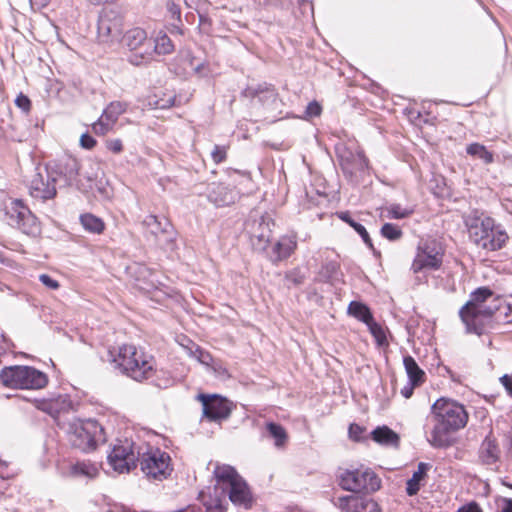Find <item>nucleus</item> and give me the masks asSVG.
I'll return each instance as SVG.
<instances>
[{
	"instance_id": "1",
	"label": "nucleus",
	"mask_w": 512,
	"mask_h": 512,
	"mask_svg": "<svg viewBox=\"0 0 512 512\" xmlns=\"http://www.w3.org/2000/svg\"><path fill=\"white\" fill-rule=\"evenodd\" d=\"M431 416L435 424L428 441L435 448L451 446L450 434L464 428L469 417L462 404L448 398H440L434 402Z\"/></svg>"
},
{
	"instance_id": "2",
	"label": "nucleus",
	"mask_w": 512,
	"mask_h": 512,
	"mask_svg": "<svg viewBox=\"0 0 512 512\" xmlns=\"http://www.w3.org/2000/svg\"><path fill=\"white\" fill-rule=\"evenodd\" d=\"M108 361L120 373L137 382L153 379L158 373L154 357L132 344L109 349Z\"/></svg>"
},
{
	"instance_id": "3",
	"label": "nucleus",
	"mask_w": 512,
	"mask_h": 512,
	"mask_svg": "<svg viewBox=\"0 0 512 512\" xmlns=\"http://www.w3.org/2000/svg\"><path fill=\"white\" fill-rule=\"evenodd\" d=\"M470 240L478 247L486 251L502 249L509 239L505 229L489 216H484L477 210L464 218Z\"/></svg>"
},
{
	"instance_id": "4",
	"label": "nucleus",
	"mask_w": 512,
	"mask_h": 512,
	"mask_svg": "<svg viewBox=\"0 0 512 512\" xmlns=\"http://www.w3.org/2000/svg\"><path fill=\"white\" fill-rule=\"evenodd\" d=\"M68 439L70 444L83 452L96 448L98 443L105 442L104 429L96 420H75L69 424Z\"/></svg>"
},
{
	"instance_id": "5",
	"label": "nucleus",
	"mask_w": 512,
	"mask_h": 512,
	"mask_svg": "<svg viewBox=\"0 0 512 512\" xmlns=\"http://www.w3.org/2000/svg\"><path fill=\"white\" fill-rule=\"evenodd\" d=\"M2 384L16 389H41L48 383L45 373L30 366H9L0 371Z\"/></svg>"
},
{
	"instance_id": "6",
	"label": "nucleus",
	"mask_w": 512,
	"mask_h": 512,
	"mask_svg": "<svg viewBox=\"0 0 512 512\" xmlns=\"http://www.w3.org/2000/svg\"><path fill=\"white\" fill-rule=\"evenodd\" d=\"M339 485L354 493H374L381 488V479L370 468L345 470L340 475Z\"/></svg>"
},
{
	"instance_id": "7",
	"label": "nucleus",
	"mask_w": 512,
	"mask_h": 512,
	"mask_svg": "<svg viewBox=\"0 0 512 512\" xmlns=\"http://www.w3.org/2000/svg\"><path fill=\"white\" fill-rule=\"evenodd\" d=\"M273 219L268 215L252 213L245 221L244 228L254 251H266L272 235Z\"/></svg>"
},
{
	"instance_id": "8",
	"label": "nucleus",
	"mask_w": 512,
	"mask_h": 512,
	"mask_svg": "<svg viewBox=\"0 0 512 512\" xmlns=\"http://www.w3.org/2000/svg\"><path fill=\"white\" fill-rule=\"evenodd\" d=\"M45 169L49 171V178L59 188L76 187L77 179L80 176V163L75 157L63 156L58 160L47 163Z\"/></svg>"
},
{
	"instance_id": "9",
	"label": "nucleus",
	"mask_w": 512,
	"mask_h": 512,
	"mask_svg": "<svg viewBox=\"0 0 512 512\" xmlns=\"http://www.w3.org/2000/svg\"><path fill=\"white\" fill-rule=\"evenodd\" d=\"M170 460L168 453L160 449L147 448L146 451H140L138 462L147 478L162 481L172 471Z\"/></svg>"
},
{
	"instance_id": "10",
	"label": "nucleus",
	"mask_w": 512,
	"mask_h": 512,
	"mask_svg": "<svg viewBox=\"0 0 512 512\" xmlns=\"http://www.w3.org/2000/svg\"><path fill=\"white\" fill-rule=\"evenodd\" d=\"M140 456V449L135 451L134 443L125 439L118 441L108 454V463L118 473H128L136 468Z\"/></svg>"
},
{
	"instance_id": "11",
	"label": "nucleus",
	"mask_w": 512,
	"mask_h": 512,
	"mask_svg": "<svg viewBox=\"0 0 512 512\" xmlns=\"http://www.w3.org/2000/svg\"><path fill=\"white\" fill-rule=\"evenodd\" d=\"M9 224L17 227L27 235H36L39 232V225L35 215L26 207L21 200H14L6 212Z\"/></svg>"
},
{
	"instance_id": "12",
	"label": "nucleus",
	"mask_w": 512,
	"mask_h": 512,
	"mask_svg": "<svg viewBox=\"0 0 512 512\" xmlns=\"http://www.w3.org/2000/svg\"><path fill=\"white\" fill-rule=\"evenodd\" d=\"M196 399L202 404L203 417L210 421L227 419L233 409V403L218 394L200 393Z\"/></svg>"
},
{
	"instance_id": "13",
	"label": "nucleus",
	"mask_w": 512,
	"mask_h": 512,
	"mask_svg": "<svg viewBox=\"0 0 512 512\" xmlns=\"http://www.w3.org/2000/svg\"><path fill=\"white\" fill-rule=\"evenodd\" d=\"M125 45L131 51L128 61L134 66L147 64L146 50L150 44L147 33L140 27L128 30L123 37Z\"/></svg>"
},
{
	"instance_id": "14",
	"label": "nucleus",
	"mask_w": 512,
	"mask_h": 512,
	"mask_svg": "<svg viewBox=\"0 0 512 512\" xmlns=\"http://www.w3.org/2000/svg\"><path fill=\"white\" fill-rule=\"evenodd\" d=\"M340 168L347 179L353 181L359 172L368 168V159L362 151L344 150L338 155Z\"/></svg>"
},
{
	"instance_id": "15",
	"label": "nucleus",
	"mask_w": 512,
	"mask_h": 512,
	"mask_svg": "<svg viewBox=\"0 0 512 512\" xmlns=\"http://www.w3.org/2000/svg\"><path fill=\"white\" fill-rule=\"evenodd\" d=\"M121 32V20L113 12H104L99 16L97 33L100 42H113Z\"/></svg>"
},
{
	"instance_id": "16",
	"label": "nucleus",
	"mask_w": 512,
	"mask_h": 512,
	"mask_svg": "<svg viewBox=\"0 0 512 512\" xmlns=\"http://www.w3.org/2000/svg\"><path fill=\"white\" fill-rule=\"evenodd\" d=\"M46 177L41 172H37L30 182L29 193L33 198L43 201L53 199L57 194V186L49 178V171L45 169Z\"/></svg>"
},
{
	"instance_id": "17",
	"label": "nucleus",
	"mask_w": 512,
	"mask_h": 512,
	"mask_svg": "<svg viewBox=\"0 0 512 512\" xmlns=\"http://www.w3.org/2000/svg\"><path fill=\"white\" fill-rule=\"evenodd\" d=\"M443 253L435 247L427 245L421 253L417 255L412 263V269L415 273L423 269L436 270L442 264Z\"/></svg>"
},
{
	"instance_id": "18",
	"label": "nucleus",
	"mask_w": 512,
	"mask_h": 512,
	"mask_svg": "<svg viewBox=\"0 0 512 512\" xmlns=\"http://www.w3.org/2000/svg\"><path fill=\"white\" fill-rule=\"evenodd\" d=\"M208 200L217 207L234 204L238 199V192L222 183H213L208 187Z\"/></svg>"
},
{
	"instance_id": "19",
	"label": "nucleus",
	"mask_w": 512,
	"mask_h": 512,
	"mask_svg": "<svg viewBox=\"0 0 512 512\" xmlns=\"http://www.w3.org/2000/svg\"><path fill=\"white\" fill-rule=\"evenodd\" d=\"M143 225L154 236L158 237L162 235L167 243H173L175 233L170 221L167 218H159L156 215H148L143 220Z\"/></svg>"
},
{
	"instance_id": "20",
	"label": "nucleus",
	"mask_w": 512,
	"mask_h": 512,
	"mask_svg": "<svg viewBox=\"0 0 512 512\" xmlns=\"http://www.w3.org/2000/svg\"><path fill=\"white\" fill-rule=\"evenodd\" d=\"M501 450L495 438L489 434L482 441L479 449V459L483 465L489 466L492 469L500 460Z\"/></svg>"
},
{
	"instance_id": "21",
	"label": "nucleus",
	"mask_w": 512,
	"mask_h": 512,
	"mask_svg": "<svg viewBox=\"0 0 512 512\" xmlns=\"http://www.w3.org/2000/svg\"><path fill=\"white\" fill-rule=\"evenodd\" d=\"M229 499L235 505L243 506L245 509L251 508L252 496L246 481L242 477L236 479L230 485Z\"/></svg>"
},
{
	"instance_id": "22",
	"label": "nucleus",
	"mask_w": 512,
	"mask_h": 512,
	"mask_svg": "<svg viewBox=\"0 0 512 512\" xmlns=\"http://www.w3.org/2000/svg\"><path fill=\"white\" fill-rule=\"evenodd\" d=\"M175 47L170 37L163 32L155 37L154 40L150 39V44L146 50V60L149 63L153 59L154 54L167 55L174 51Z\"/></svg>"
},
{
	"instance_id": "23",
	"label": "nucleus",
	"mask_w": 512,
	"mask_h": 512,
	"mask_svg": "<svg viewBox=\"0 0 512 512\" xmlns=\"http://www.w3.org/2000/svg\"><path fill=\"white\" fill-rule=\"evenodd\" d=\"M472 303H466L459 311V316L466 327L467 333H474L478 336H481L484 333V325L479 320L481 312L478 311H469L467 308L471 306Z\"/></svg>"
},
{
	"instance_id": "24",
	"label": "nucleus",
	"mask_w": 512,
	"mask_h": 512,
	"mask_svg": "<svg viewBox=\"0 0 512 512\" xmlns=\"http://www.w3.org/2000/svg\"><path fill=\"white\" fill-rule=\"evenodd\" d=\"M319 277L322 281L333 285L344 282L340 263L337 261L325 262L320 268Z\"/></svg>"
},
{
	"instance_id": "25",
	"label": "nucleus",
	"mask_w": 512,
	"mask_h": 512,
	"mask_svg": "<svg viewBox=\"0 0 512 512\" xmlns=\"http://www.w3.org/2000/svg\"><path fill=\"white\" fill-rule=\"evenodd\" d=\"M371 438L376 443L386 446L398 447L400 443L399 435L388 426H378L371 432Z\"/></svg>"
},
{
	"instance_id": "26",
	"label": "nucleus",
	"mask_w": 512,
	"mask_h": 512,
	"mask_svg": "<svg viewBox=\"0 0 512 512\" xmlns=\"http://www.w3.org/2000/svg\"><path fill=\"white\" fill-rule=\"evenodd\" d=\"M429 463L420 462L417 466V470L414 471L412 477L407 481L406 493L409 496L416 495L421 487L422 481L427 476V471L430 469Z\"/></svg>"
},
{
	"instance_id": "27",
	"label": "nucleus",
	"mask_w": 512,
	"mask_h": 512,
	"mask_svg": "<svg viewBox=\"0 0 512 512\" xmlns=\"http://www.w3.org/2000/svg\"><path fill=\"white\" fill-rule=\"evenodd\" d=\"M296 241L291 237H283L273 247V262L282 261L288 258L296 248Z\"/></svg>"
},
{
	"instance_id": "28",
	"label": "nucleus",
	"mask_w": 512,
	"mask_h": 512,
	"mask_svg": "<svg viewBox=\"0 0 512 512\" xmlns=\"http://www.w3.org/2000/svg\"><path fill=\"white\" fill-rule=\"evenodd\" d=\"M403 364L408 376V381L420 386L425 381L426 375L425 372L419 367L415 359L410 355H406L403 358Z\"/></svg>"
},
{
	"instance_id": "29",
	"label": "nucleus",
	"mask_w": 512,
	"mask_h": 512,
	"mask_svg": "<svg viewBox=\"0 0 512 512\" xmlns=\"http://www.w3.org/2000/svg\"><path fill=\"white\" fill-rule=\"evenodd\" d=\"M337 215L343 222L347 223L350 227H352L360 235L363 242L375 253V249H374L372 240H371L366 228L362 224L356 222L351 217V215L348 211L339 212Z\"/></svg>"
},
{
	"instance_id": "30",
	"label": "nucleus",
	"mask_w": 512,
	"mask_h": 512,
	"mask_svg": "<svg viewBox=\"0 0 512 512\" xmlns=\"http://www.w3.org/2000/svg\"><path fill=\"white\" fill-rule=\"evenodd\" d=\"M363 500V497L346 495L338 498L336 506L341 512H362Z\"/></svg>"
},
{
	"instance_id": "31",
	"label": "nucleus",
	"mask_w": 512,
	"mask_h": 512,
	"mask_svg": "<svg viewBox=\"0 0 512 512\" xmlns=\"http://www.w3.org/2000/svg\"><path fill=\"white\" fill-rule=\"evenodd\" d=\"M268 436L274 440V445L277 448L285 447L288 441V434L285 428L276 422H268L266 424Z\"/></svg>"
},
{
	"instance_id": "32",
	"label": "nucleus",
	"mask_w": 512,
	"mask_h": 512,
	"mask_svg": "<svg viewBox=\"0 0 512 512\" xmlns=\"http://www.w3.org/2000/svg\"><path fill=\"white\" fill-rule=\"evenodd\" d=\"M214 477L218 483H226L229 486L239 479L241 476L238 474L236 469L230 465H220L217 464L214 469Z\"/></svg>"
},
{
	"instance_id": "33",
	"label": "nucleus",
	"mask_w": 512,
	"mask_h": 512,
	"mask_svg": "<svg viewBox=\"0 0 512 512\" xmlns=\"http://www.w3.org/2000/svg\"><path fill=\"white\" fill-rule=\"evenodd\" d=\"M349 315L355 317L359 321L367 324L373 319V315L369 307L358 301H351L348 306Z\"/></svg>"
},
{
	"instance_id": "34",
	"label": "nucleus",
	"mask_w": 512,
	"mask_h": 512,
	"mask_svg": "<svg viewBox=\"0 0 512 512\" xmlns=\"http://www.w3.org/2000/svg\"><path fill=\"white\" fill-rule=\"evenodd\" d=\"M80 223L86 231L94 234L102 233L105 228L103 220L91 213L81 215Z\"/></svg>"
},
{
	"instance_id": "35",
	"label": "nucleus",
	"mask_w": 512,
	"mask_h": 512,
	"mask_svg": "<svg viewBox=\"0 0 512 512\" xmlns=\"http://www.w3.org/2000/svg\"><path fill=\"white\" fill-rule=\"evenodd\" d=\"M493 295V292L488 287H479L475 291H473L470 295L469 301L467 303H472L469 308V311H478L481 312V308L479 304L484 303L489 297Z\"/></svg>"
},
{
	"instance_id": "36",
	"label": "nucleus",
	"mask_w": 512,
	"mask_h": 512,
	"mask_svg": "<svg viewBox=\"0 0 512 512\" xmlns=\"http://www.w3.org/2000/svg\"><path fill=\"white\" fill-rule=\"evenodd\" d=\"M127 104L120 101L111 102L103 111L102 116L108 121V125H114L118 117L127 109Z\"/></svg>"
},
{
	"instance_id": "37",
	"label": "nucleus",
	"mask_w": 512,
	"mask_h": 512,
	"mask_svg": "<svg viewBox=\"0 0 512 512\" xmlns=\"http://www.w3.org/2000/svg\"><path fill=\"white\" fill-rule=\"evenodd\" d=\"M71 473L74 476H83V477H87L89 479H93L99 474V471H98V468L96 467V465H94L90 462L82 461V462H76L72 466Z\"/></svg>"
},
{
	"instance_id": "38",
	"label": "nucleus",
	"mask_w": 512,
	"mask_h": 512,
	"mask_svg": "<svg viewBox=\"0 0 512 512\" xmlns=\"http://www.w3.org/2000/svg\"><path fill=\"white\" fill-rule=\"evenodd\" d=\"M466 152L473 157L483 160L486 164L493 162V154L482 144L472 143L467 146Z\"/></svg>"
},
{
	"instance_id": "39",
	"label": "nucleus",
	"mask_w": 512,
	"mask_h": 512,
	"mask_svg": "<svg viewBox=\"0 0 512 512\" xmlns=\"http://www.w3.org/2000/svg\"><path fill=\"white\" fill-rule=\"evenodd\" d=\"M389 219H405L414 213V209L410 207H402L400 204L393 203L385 208Z\"/></svg>"
},
{
	"instance_id": "40",
	"label": "nucleus",
	"mask_w": 512,
	"mask_h": 512,
	"mask_svg": "<svg viewBox=\"0 0 512 512\" xmlns=\"http://www.w3.org/2000/svg\"><path fill=\"white\" fill-rule=\"evenodd\" d=\"M97 174L89 171H82L80 167V176L77 179L76 188L81 192L92 190Z\"/></svg>"
},
{
	"instance_id": "41",
	"label": "nucleus",
	"mask_w": 512,
	"mask_h": 512,
	"mask_svg": "<svg viewBox=\"0 0 512 512\" xmlns=\"http://www.w3.org/2000/svg\"><path fill=\"white\" fill-rule=\"evenodd\" d=\"M380 234L389 241H397L402 237L403 232L396 224L385 223L380 229Z\"/></svg>"
},
{
	"instance_id": "42",
	"label": "nucleus",
	"mask_w": 512,
	"mask_h": 512,
	"mask_svg": "<svg viewBox=\"0 0 512 512\" xmlns=\"http://www.w3.org/2000/svg\"><path fill=\"white\" fill-rule=\"evenodd\" d=\"M366 325L368 326L372 336L375 338L378 346H384L388 344L385 331L383 330L382 326L374 320V318Z\"/></svg>"
},
{
	"instance_id": "43",
	"label": "nucleus",
	"mask_w": 512,
	"mask_h": 512,
	"mask_svg": "<svg viewBox=\"0 0 512 512\" xmlns=\"http://www.w3.org/2000/svg\"><path fill=\"white\" fill-rule=\"evenodd\" d=\"M305 276L299 269H293L285 273L284 280L285 286L291 288L292 286H299L303 284Z\"/></svg>"
},
{
	"instance_id": "44",
	"label": "nucleus",
	"mask_w": 512,
	"mask_h": 512,
	"mask_svg": "<svg viewBox=\"0 0 512 512\" xmlns=\"http://www.w3.org/2000/svg\"><path fill=\"white\" fill-rule=\"evenodd\" d=\"M227 152L225 146L215 145L211 151V157L216 164L223 162L226 159Z\"/></svg>"
},
{
	"instance_id": "45",
	"label": "nucleus",
	"mask_w": 512,
	"mask_h": 512,
	"mask_svg": "<svg viewBox=\"0 0 512 512\" xmlns=\"http://www.w3.org/2000/svg\"><path fill=\"white\" fill-rule=\"evenodd\" d=\"M113 125H108V121L102 115L99 120L93 124V130L96 134L104 135L107 133Z\"/></svg>"
},
{
	"instance_id": "46",
	"label": "nucleus",
	"mask_w": 512,
	"mask_h": 512,
	"mask_svg": "<svg viewBox=\"0 0 512 512\" xmlns=\"http://www.w3.org/2000/svg\"><path fill=\"white\" fill-rule=\"evenodd\" d=\"M364 431L365 428L356 423H352L349 425L348 434L350 439L359 442L362 439V434L364 433Z\"/></svg>"
},
{
	"instance_id": "47",
	"label": "nucleus",
	"mask_w": 512,
	"mask_h": 512,
	"mask_svg": "<svg viewBox=\"0 0 512 512\" xmlns=\"http://www.w3.org/2000/svg\"><path fill=\"white\" fill-rule=\"evenodd\" d=\"M176 96L168 95L167 97L159 98L155 101L156 109H168L175 105Z\"/></svg>"
},
{
	"instance_id": "48",
	"label": "nucleus",
	"mask_w": 512,
	"mask_h": 512,
	"mask_svg": "<svg viewBox=\"0 0 512 512\" xmlns=\"http://www.w3.org/2000/svg\"><path fill=\"white\" fill-rule=\"evenodd\" d=\"M15 104L23 112L28 113L31 109V100L24 94L20 93L16 99Z\"/></svg>"
},
{
	"instance_id": "49",
	"label": "nucleus",
	"mask_w": 512,
	"mask_h": 512,
	"mask_svg": "<svg viewBox=\"0 0 512 512\" xmlns=\"http://www.w3.org/2000/svg\"><path fill=\"white\" fill-rule=\"evenodd\" d=\"M194 355L196 356V358L198 359V361L200 363L207 365V366H209L213 360V358L209 352L204 351L203 349H201L198 346L196 347V349L194 351Z\"/></svg>"
},
{
	"instance_id": "50",
	"label": "nucleus",
	"mask_w": 512,
	"mask_h": 512,
	"mask_svg": "<svg viewBox=\"0 0 512 512\" xmlns=\"http://www.w3.org/2000/svg\"><path fill=\"white\" fill-rule=\"evenodd\" d=\"M167 10L171 15V18L181 22V8L174 0H169L167 3Z\"/></svg>"
},
{
	"instance_id": "51",
	"label": "nucleus",
	"mask_w": 512,
	"mask_h": 512,
	"mask_svg": "<svg viewBox=\"0 0 512 512\" xmlns=\"http://www.w3.org/2000/svg\"><path fill=\"white\" fill-rule=\"evenodd\" d=\"M39 280L40 282L45 285L47 288H50V289H58L59 288V282L55 279H53L51 276H49L48 274H41L39 276Z\"/></svg>"
},
{
	"instance_id": "52",
	"label": "nucleus",
	"mask_w": 512,
	"mask_h": 512,
	"mask_svg": "<svg viewBox=\"0 0 512 512\" xmlns=\"http://www.w3.org/2000/svg\"><path fill=\"white\" fill-rule=\"evenodd\" d=\"M106 147L108 150L115 154H119L123 151V144L120 139H110L106 141Z\"/></svg>"
},
{
	"instance_id": "53",
	"label": "nucleus",
	"mask_w": 512,
	"mask_h": 512,
	"mask_svg": "<svg viewBox=\"0 0 512 512\" xmlns=\"http://www.w3.org/2000/svg\"><path fill=\"white\" fill-rule=\"evenodd\" d=\"M267 90H268V88L263 85H258L257 87H247L243 91V95L245 97L254 98V97L258 96L259 94H261L262 92L267 91Z\"/></svg>"
},
{
	"instance_id": "54",
	"label": "nucleus",
	"mask_w": 512,
	"mask_h": 512,
	"mask_svg": "<svg viewBox=\"0 0 512 512\" xmlns=\"http://www.w3.org/2000/svg\"><path fill=\"white\" fill-rule=\"evenodd\" d=\"M80 145L85 149H92L96 145V140L89 133H84L80 137Z\"/></svg>"
},
{
	"instance_id": "55",
	"label": "nucleus",
	"mask_w": 512,
	"mask_h": 512,
	"mask_svg": "<svg viewBox=\"0 0 512 512\" xmlns=\"http://www.w3.org/2000/svg\"><path fill=\"white\" fill-rule=\"evenodd\" d=\"M212 26V20L207 14L199 13V27L205 33H209Z\"/></svg>"
},
{
	"instance_id": "56",
	"label": "nucleus",
	"mask_w": 512,
	"mask_h": 512,
	"mask_svg": "<svg viewBox=\"0 0 512 512\" xmlns=\"http://www.w3.org/2000/svg\"><path fill=\"white\" fill-rule=\"evenodd\" d=\"M363 503L364 506L362 512H381V508L378 503L373 499L364 498Z\"/></svg>"
},
{
	"instance_id": "57",
	"label": "nucleus",
	"mask_w": 512,
	"mask_h": 512,
	"mask_svg": "<svg viewBox=\"0 0 512 512\" xmlns=\"http://www.w3.org/2000/svg\"><path fill=\"white\" fill-rule=\"evenodd\" d=\"M322 112L320 104L316 101H312L307 105L306 114L310 117L319 116Z\"/></svg>"
},
{
	"instance_id": "58",
	"label": "nucleus",
	"mask_w": 512,
	"mask_h": 512,
	"mask_svg": "<svg viewBox=\"0 0 512 512\" xmlns=\"http://www.w3.org/2000/svg\"><path fill=\"white\" fill-rule=\"evenodd\" d=\"M456 512H482V509L476 502H470L461 506Z\"/></svg>"
},
{
	"instance_id": "59",
	"label": "nucleus",
	"mask_w": 512,
	"mask_h": 512,
	"mask_svg": "<svg viewBox=\"0 0 512 512\" xmlns=\"http://www.w3.org/2000/svg\"><path fill=\"white\" fill-rule=\"evenodd\" d=\"M419 385L414 384L413 382L408 381V383L401 389V395L404 398H410L413 395L414 389Z\"/></svg>"
},
{
	"instance_id": "60",
	"label": "nucleus",
	"mask_w": 512,
	"mask_h": 512,
	"mask_svg": "<svg viewBox=\"0 0 512 512\" xmlns=\"http://www.w3.org/2000/svg\"><path fill=\"white\" fill-rule=\"evenodd\" d=\"M500 381L507 390L508 394L512 396V377L505 374L500 378Z\"/></svg>"
},
{
	"instance_id": "61",
	"label": "nucleus",
	"mask_w": 512,
	"mask_h": 512,
	"mask_svg": "<svg viewBox=\"0 0 512 512\" xmlns=\"http://www.w3.org/2000/svg\"><path fill=\"white\" fill-rule=\"evenodd\" d=\"M136 273H138L139 275H141L144 279H146L148 276H151L152 275V271L150 268L146 267L145 265L143 264H139L137 265V270H136Z\"/></svg>"
},
{
	"instance_id": "62",
	"label": "nucleus",
	"mask_w": 512,
	"mask_h": 512,
	"mask_svg": "<svg viewBox=\"0 0 512 512\" xmlns=\"http://www.w3.org/2000/svg\"><path fill=\"white\" fill-rule=\"evenodd\" d=\"M501 512H512V499L503 498L500 504Z\"/></svg>"
},
{
	"instance_id": "63",
	"label": "nucleus",
	"mask_w": 512,
	"mask_h": 512,
	"mask_svg": "<svg viewBox=\"0 0 512 512\" xmlns=\"http://www.w3.org/2000/svg\"><path fill=\"white\" fill-rule=\"evenodd\" d=\"M206 510L207 512H214V511H218V512H223L224 511V508L221 504V501L220 500H217L215 502V504H211V505H206Z\"/></svg>"
},
{
	"instance_id": "64",
	"label": "nucleus",
	"mask_w": 512,
	"mask_h": 512,
	"mask_svg": "<svg viewBox=\"0 0 512 512\" xmlns=\"http://www.w3.org/2000/svg\"><path fill=\"white\" fill-rule=\"evenodd\" d=\"M153 383L159 388H167L172 383V380L170 378H165L163 382H160L153 379Z\"/></svg>"
}]
</instances>
